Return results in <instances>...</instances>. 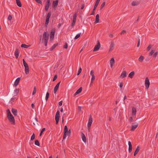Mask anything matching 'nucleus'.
Segmentation results:
<instances>
[{
	"label": "nucleus",
	"instance_id": "nucleus-1",
	"mask_svg": "<svg viewBox=\"0 0 158 158\" xmlns=\"http://www.w3.org/2000/svg\"><path fill=\"white\" fill-rule=\"evenodd\" d=\"M67 133L68 135L69 136L71 134L70 130V129L69 131H68L67 126H65L64 128V132L63 137V139H64L66 138Z\"/></svg>",
	"mask_w": 158,
	"mask_h": 158
},
{
	"label": "nucleus",
	"instance_id": "nucleus-2",
	"mask_svg": "<svg viewBox=\"0 0 158 158\" xmlns=\"http://www.w3.org/2000/svg\"><path fill=\"white\" fill-rule=\"evenodd\" d=\"M23 65L25 67V71L26 74H28L29 73V69L27 64L26 62L24 59H23Z\"/></svg>",
	"mask_w": 158,
	"mask_h": 158
},
{
	"label": "nucleus",
	"instance_id": "nucleus-3",
	"mask_svg": "<svg viewBox=\"0 0 158 158\" xmlns=\"http://www.w3.org/2000/svg\"><path fill=\"white\" fill-rule=\"evenodd\" d=\"M7 118L10 123L12 124H15V119L12 114L7 116Z\"/></svg>",
	"mask_w": 158,
	"mask_h": 158
},
{
	"label": "nucleus",
	"instance_id": "nucleus-4",
	"mask_svg": "<svg viewBox=\"0 0 158 158\" xmlns=\"http://www.w3.org/2000/svg\"><path fill=\"white\" fill-rule=\"evenodd\" d=\"M49 37V34L48 32H44L43 35L42 41L44 40H48Z\"/></svg>",
	"mask_w": 158,
	"mask_h": 158
},
{
	"label": "nucleus",
	"instance_id": "nucleus-5",
	"mask_svg": "<svg viewBox=\"0 0 158 158\" xmlns=\"http://www.w3.org/2000/svg\"><path fill=\"white\" fill-rule=\"evenodd\" d=\"M51 14V11H49L47 14L46 17V20L45 22V25L46 26L48 25L49 21L50 18V17Z\"/></svg>",
	"mask_w": 158,
	"mask_h": 158
},
{
	"label": "nucleus",
	"instance_id": "nucleus-6",
	"mask_svg": "<svg viewBox=\"0 0 158 158\" xmlns=\"http://www.w3.org/2000/svg\"><path fill=\"white\" fill-rule=\"evenodd\" d=\"M60 117V111L59 110H57L55 116V120L56 121V124H58L59 119Z\"/></svg>",
	"mask_w": 158,
	"mask_h": 158
},
{
	"label": "nucleus",
	"instance_id": "nucleus-7",
	"mask_svg": "<svg viewBox=\"0 0 158 158\" xmlns=\"http://www.w3.org/2000/svg\"><path fill=\"white\" fill-rule=\"evenodd\" d=\"M138 126V123L137 122H135L132 123L131 128L130 130L131 131H134Z\"/></svg>",
	"mask_w": 158,
	"mask_h": 158
},
{
	"label": "nucleus",
	"instance_id": "nucleus-8",
	"mask_svg": "<svg viewBox=\"0 0 158 158\" xmlns=\"http://www.w3.org/2000/svg\"><path fill=\"white\" fill-rule=\"evenodd\" d=\"M101 45L100 42L98 40V41L97 44L94 47L93 52H95L98 50L100 48Z\"/></svg>",
	"mask_w": 158,
	"mask_h": 158
},
{
	"label": "nucleus",
	"instance_id": "nucleus-9",
	"mask_svg": "<svg viewBox=\"0 0 158 158\" xmlns=\"http://www.w3.org/2000/svg\"><path fill=\"white\" fill-rule=\"evenodd\" d=\"M145 85L146 87V88L147 89H148L150 85V82L149 79H148V77L146 78L145 81Z\"/></svg>",
	"mask_w": 158,
	"mask_h": 158
},
{
	"label": "nucleus",
	"instance_id": "nucleus-10",
	"mask_svg": "<svg viewBox=\"0 0 158 158\" xmlns=\"http://www.w3.org/2000/svg\"><path fill=\"white\" fill-rule=\"evenodd\" d=\"M55 32V29H52L51 32L50 40H52L54 38V35Z\"/></svg>",
	"mask_w": 158,
	"mask_h": 158
},
{
	"label": "nucleus",
	"instance_id": "nucleus-11",
	"mask_svg": "<svg viewBox=\"0 0 158 158\" xmlns=\"http://www.w3.org/2000/svg\"><path fill=\"white\" fill-rule=\"evenodd\" d=\"M50 0H47L46 2L45 6V10L46 11H48V9L50 4Z\"/></svg>",
	"mask_w": 158,
	"mask_h": 158
},
{
	"label": "nucleus",
	"instance_id": "nucleus-12",
	"mask_svg": "<svg viewBox=\"0 0 158 158\" xmlns=\"http://www.w3.org/2000/svg\"><path fill=\"white\" fill-rule=\"evenodd\" d=\"M93 122L92 118L91 116H90L88 122L87 124V127H90Z\"/></svg>",
	"mask_w": 158,
	"mask_h": 158
},
{
	"label": "nucleus",
	"instance_id": "nucleus-13",
	"mask_svg": "<svg viewBox=\"0 0 158 158\" xmlns=\"http://www.w3.org/2000/svg\"><path fill=\"white\" fill-rule=\"evenodd\" d=\"M140 3V2L139 1L137 0L134 1L132 2L131 4L132 6H136L139 5Z\"/></svg>",
	"mask_w": 158,
	"mask_h": 158
},
{
	"label": "nucleus",
	"instance_id": "nucleus-14",
	"mask_svg": "<svg viewBox=\"0 0 158 158\" xmlns=\"http://www.w3.org/2000/svg\"><path fill=\"white\" fill-rule=\"evenodd\" d=\"M60 82V81L59 82H58L57 84V85H56V86L55 87L54 90V94H56V92L57 91V90L59 88Z\"/></svg>",
	"mask_w": 158,
	"mask_h": 158
},
{
	"label": "nucleus",
	"instance_id": "nucleus-15",
	"mask_svg": "<svg viewBox=\"0 0 158 158\" xmlns=\"http://www.w3.org/2000/svg\"><path fill=\"white\" fill-rule=\"evenodd\" d=\"M127 76V72L126 71H123L120 75V77L121 78H123Z\"/></svg>",
	"mask_w": 158,
	"mask_h": 158
},
{
	"label": "nucleus",
	"instance_id": "nucleus-16",
	"mask_svg": "<svg viewBox=\"0 0 158 158\" xmlns=\"http://www.w3.org/2000/svg\"><path fill=\"white\" fill-rule=\"evenodd\" d=\"M82 87H81L74 94V96H75L81 93L82 91Z\"/></svg>",
	"mask_w": 158,
	"mask_h": 158
},
{
	"label": "nucleus",
	"instance_id": "nucleus-17",
	"mask_svg": "<svg viewBox=\"0 0 158 158\" xmlns=\"http://www.w3.org/2000/svg\"><path fill=\"white\" fill-rule=\"evenodd\" d=\"M114 44L113 42H111L110 45V49L109 50V52H110L111 51L114 49Z\"/></svg>",
	"mask_w": 158,
	"mask_h": 158
},
{
	"label": "nucleus",
	"instance_id": "nucleus-18",
	"mask_svg": "<svg viewBox=\"0 0 158 158\" xmlns=\"http://www.w3.org/2000/svg\"><path fill=\"white\" fill-rule=\"evenodd\" d=\"M59 0H56L55 1H53L52 2V5L54 7L56 8L58 4Z\"/></svg>",
	"mask_w": 158,
	"mask_h": 158
},
{
	"label": "nucleus",
	"instance_id": "nucleus-19",
	"mask_svg": "<svg viewBox=\"0 0 158 158\" xmlns=\"http://www.w3.org/2000/svg\"><path fill=\"white\" fill-rule=\"evenodd\" d=\"M128 145H129V149L128 151L129 152H131L132 151V146L131 143L130 141H129L128 142Z\"/></svg>",
	"mask_w": 158,
	"mask_h": 158
},
{
	"label": "nucleus",
	"instance_id": "nucleus-20",
	"mask_svg": "<svg viewBox=\"0 0 158 158\" xmlns=\"http://www.w3.org/2000/svg\"><path fill=\"white\" fill-rule=\"evenodd\" d=\"M11 111L13 114L15 116H16L17 115V110L13 108H12Z\"/></svg>",
	"mask_w": 158,
	"mask_h": 158
},
{
	"label": "nucleus",
	"instance_id": "nucleus-21",
	"mask_svg": "<svg viewBox=\"0 0 158 158\" xmlns=\"http://www.w3.org/2000/svg\"><path fill=\"white\" fill-rule=\"evenodd\" d=\"M20 77L18 78L15 80V82L14 83V85L15 86H17L18 84H19V83L20 81Z\"/></svg>",
	"mask_w": 158,
	"mask_h": 158
},
{
	"label": "nucleus",
	"instance_id": "nucleus-22",
	"mask_svg": "<svg viewBox=\"0 0 158 158\" xmlns=\"http://www.w3.org/2000/svg\"><path fill=\"white\" fill-rule=\"evenodd\" d=\"M140 150V147L139 146H138L136 148V150L134 152V155L135 156L138 153Z\"/></svg>",
	"mask_w": 158,
	"mask_h": 158
},
{
	"label": "nucleus",
	"instance_id": "nucleus-23",
	"mask_svg": "<svg viewBox=\"0 0 158 158\" xmlns=\"http://www.w3.org/2000/svg\"><path fill=\"white\" fill-rule=\"evenodd\" d=\"M81 136H82V139L83 141V142L85 143L86 142V137L85 135L83 133H82L81 134Z\"/></svg>",
	"mask_w": 158,
	"mask_h": 158
},
{
	"label": "nucleus",
	"instance_id": "nucleus-24",
	"mask_svg": "<svg viewBox=\"0 0 158 158\" xmlns=\"http://www.w3.org/2000/svg\"><path fill=\"white\" fill-rule=\"evenodd\" d=\"M99 15L98 14H97L96 16V20L95 22V23H99Z\"/></svg>",
	"mask_w": 158,
	"mask_h": 158
},
{
	"label": "nucleus",
	"instance_id": "nucleus-25",
	"mask_svg": "<svg viewBox=\"0 0 158 158\" xmlns=\"http://www.w3.org/2000/svg\"><path fill=\"white\" fill-rule=\"evenodd\" d=\"M136 113V109L135 108L133 107L132 108V114L133 116L135 115Z\"/></svg>",
	"mask_w": 158,
	"mask_h": 158
},
{
	"label": "nucleus",
	"instance_id": "nucleus-26",
	"mask_svg": "<svg viewBox=\"0 0 158 158\" xmlns=\"http://www.w3.org/2000/svg\"><path fill=\"white\" fill-rule=\"evenodd\" d=\"M15 56L16 58H18L19 56V50L18 49H16L15 52Z\"/></svg>",
	"mask_w": 158,
	"mask_h": 158
},
{
	"label": "nucleus",
	"instance_id": "nucleus-27",
	"mask_svg": "<svg viewBox=\"0 0 158 158\" xmlns=\"http://www.w3.org/2000/svg\"><path fill=\"white\" fill-rule=\"evenodd\" d=\"M135 75V72L134 71H132L128 75V77L131 78L133 77V76Z\"/></svg>",
	"mask_w": 158,
	"mask_h": 158
},
{
	"label": "nucleus",
	"instance_id": "nucleus-28",
	"mask_svg": "<svg viewBox=\"0 0 158 158\" xmlns=\"http://www.w3.org/2000/svg\"><path fill=\"white\" fill-rule=\"evenodd\" d=\"M17 5L20 7L22 6V5L20 0H16Z\"/></svg>",
	"mask_w": 158,
	"mask_h": 158
},
{
	"label": "nucleus",
	"instance_id": "nucleus-29",
	"mask_svg": "<svg viewBox=\"0 0 158 158\" xmlns=\"http://www.w3.org/2000/svg\"><path fill=\"white\" fill-rule=\"evenodd\" d=\"M144 60V57L143 56H141L138 59V60L140 62H142Z\"/></svg>",
	"mask_w": 158,
	"mask_h": 158
},
{
	"label": "nucleus",
	"instance_id": "nucleus-30",
	"mask_svg": "<svg viewBox=\"0 0 158 158\" xmlns=\"http://www.w3.org/2000/svg\"><path fill=\"white\" fill-rule=\"evenodd\" d=\"M19 92V89H16L14 90V93L16 94L14 96H17L18 95V93Z\"/></svg>",
	"mask_w": 158,
	"mask_h": 158
},
{
	"label": "nucleus",
	"instance_id": "nucleus-31",
	"mask_svg": "<svg viewBox=\"0 0 158 158\" xmlns=\"http://www.w3.org/2000/svg\"><path fill=\"white\" fill-rule=\"evenodd\" d=\"M21 47L22 48H27L29 47V46L28 45H26L24 44H23L21 45Z\"/></svg>",
	"mask_w": 158,
	"mask_h": 158
},
{
	"label": "nucleus",
	"instance_id": "nucleus-32",
	"mask_svg": "<svg viewBox=\"0 0 158 158\" xmlns=\"http://www.w3.org/2000/svg\"><path fill=\"white\" fill-rule=\"evenodd\" d=\"M57 45V44H54L52 46V47L50 48V50L52 51V50H53L55 48H56V46Z\"/></svg>",
	"mask_w": 158,
	"mask_h": 158
},
{
	"label": "nucleus",
	"instance_id": "nucleus-33",
	"mask_svg": "<svg viewBox=\"0 0 158 158\" xmlns=\"http://www.w3.org/2000/svg\"><path fill=\"white\" fill-rule=\"evenodd\" d=\"M81 33H79L78 34H77L75 37L74 38L75 40H76L79 38L80 36L81 35Z\"/></svg>",
	"mask_w": 158,
	"mask_h": 158
},
{
	"label": "nucleus",
	"instance_id": "nucleus-34",
	"mask_svg": "<svg viewBox=\"0 0 158 158\" xmlns=\"http://www.w3.org/2000/svg\"><path fill=\"white\" fill-rule=\"evenodd\" d=\"M106 4V2H104L102 3L101 5L100 6V10H101L103 8L104 6Z\"/></svg>",
	"mask_w": 158,
	"mask_h": 158
},
{
	"label": "nucleus",
	"instance_id": "nucleus-35",
	"mask_svg": "<svg viewBox=\"0 0 158 158\" xmlns=\"http://www.w3.org/2000/svg\"><path fill=\"white\" fill-rule=\"evenodd\" d=\"M49 93L48 92H47L46 93V97H45V99L46 101H47L48 99V98L49 97Z\"/></svg>",
	"mask_w": 158,
	"mask_h": 158
},
{
	"label": "nucleus",
	"instance_id": "nucleus-36",
	"mask_svg": "<svg viewBox=\"0 0 158 158\" xmlns=\"http://www.w3.org/2000/svg\"><path fill=\"white\" fill-rule=\"evenodd\" d=\"M114 58H112L110 60V64H114Z\"/></svg>",
	"mask_w": 158,
	"mask_h": 158
},
{
	"label": "nucleus",
	"instance_id": "nucleus-37",
	"mask_svg": "<svg viewBox=\"0 0 158 158\" xmlns=\"http://www.w3.org/2000/svg\"><path fill=\"white\" fill-rule=\"evenodd\" d=\"M35 145H36L37 146H40V144L39 141L38 140H36L35 141Z\"/></svg>",
	"mask_w": 158,
	"mask_h": 158
},
{
	"label": "nucleus",
	"instance_id": "nucleus-38",
	"mask_svg": "<svg viewBox=\"0 0 158 158\" xmlns=\"http://www.w3.org/2000/svg\"><path fill=\"white\" fill-rule=\"evenodd\" d=\"M45 128H43L41 131L40 133V136L42 135L43 132L45 131Z\"/></svg>",
	"mask_w": 158,
	"mask_h": 158
},
{
	"label": "nucleus",
	"instance_id": "nucleus-39",
	"mask_svg": "<svg viewBox=\"0 0 158 158\" xmlns=\"http://www.w3.org/2000/svg\"><path fill=\"white\" fill-rule=\"evenodd\" d=\"M36 86H34V90H33V92L32 93V94L34 95L36 93Z\"/></svg>",
	"mask_w": 158,
	"mask_h": 158
},
{
	"label": "nucleus",
	"instance_id": "nucleus-40",
	"mask_svg": "<svg viewBox=\"0 0 158 158\" xmlns=\"http://www.w3.org/2000/svg\"><path fill=\"white\" fill-rule=\"evenodd\" d=\"M35 137V135L34 133H33L31 136V140H33Z\"/></svg>",
	"mask_w": 158,
	"mask_h": 158
},
{
	"label": "nucleus",
	"instance_id": "nucleus-41",
	"mask_svg": "<svg viewBox=\"0 0 158 158\" xmlns=\"http://www.w3.org/2000/svg\"><path fill=\"white\" fill-rule=\"evenodd\" d=\"M77 18V14L76 13L73 16V20L76 21Z\"/></svg>",
	"mask_w": 158,
	"mask_h": 158
},
{
	"label": "nucleus",
	"instance_id": "nucleus-42",
	"mask_svg": "<svg viewBox=\"0 0 158 158\" xmlns=\"http://www.w3.org/2000/svg\"><path fill=\"white\" fill-rule=\"evenodd\" d=\"M81 70H82L81 68V67H80L79 69V70L78 71V73H77V75H78L80 74L81 73Z\"/></svg>",
	"mask_w": 158,
	"mask_h": 158
},
{
	"label": "nucleus",
	"instance_id": "nucleus-43",
	"mask_svg": "<svg viewBox=\"0 0 158 158\" xmlns=\"http://www.w3.org/2000/svg\"><path fill=\"white\" fill-rule=\"evenodd\" d=\"M7 116L11 114V113L10 112V110L9 109H7Z\"/></svg>",
	"mask_w": 158,
	"mask_h": 158
},
{
	"label": "nucleus",
	"instance_id": "nucleus-44",
	"mask_svg": "<svg viewBox=\"0 0 158 158\" xmlns=\"http://www.w3.org/2000/svg\"><path fill=\"white\" fill-rule=\"evenodd\" d=\"M100 0H97L95 5L98 6Z\"/></svg>",
	"mask_w": 158,
	"mask_h": 158
},
{
	"label": "nucleus",
	"instance_id": "nucleus-45",
	"mask_svg": "<svg viewBox=\"0 0 158 158\" xmlns=\"http://www.w3.org/2000/svg\"><path fill=\"white\" fill-rule=\"evenodd\" d=\"M154 51L153 50H151L149 54V56H151L154 53Z\"/></svg>",
	"mask_w": 158,
	"mask_h": 158
},
{
	"label": "nucleus",
	"instance_id": "nucleus-46",
	"mask_svg": "<svg viewBox=\"0 0 158 158\" xmlns=\"http://www.w3.org/2000/svg\"><path fill=\"white\" fill-rule=\"evenodd\" d=\"M151 48V45H149L148 47H147V50L148 51H149L150 50V49Z\"/></svg>",
	"mask_w": 158,
	"mask_h": 158
},
{
	"label": "nucleus",
	"instance_id": "nucleus-47",
	"mask_svg": "<svg viewBox=\"0 0 158 158\" xmlns=\"http://www.w3.org/2000/svg\"><path fill=\"white\" fill-rule=\"evenodd\" d=\"M95 79V77L94 75H92V78H91V80H92V81H94Z\"/></svg>",
	"mask_w": 158,
	"mask_h": 158
},
{
	"label": "nucleus",
	"instance_id": "nucleus-48",
	"mask_svg": "<svg viewBox=\"0 0 158 158\" xmlns=\"http://www.w3.org/2000/svg\"><path fill=\"white\" fill-rule=\"evenodd\" d=\"M35 1L38 3L40 4H42V2L40 0H35Z\"/></svg>",
	"mask_w": 158,
	"mask_h": 158
},
{
	"label": "nucleus",
	"instance_id": "nucleus-49",
	"mask_svg": "<svg viewBox=\"0 0 158 158\" xmlns=\"http://www.w3.org/2000/svg\"><path fill=\"white\" fill-rule=\"evenodd\" d=\"M76 22V21L73 20V22L72 23V26L73 27L75 25Z\"/></svg>",
	"mask_w": 158,
	"mask_h": 158
},
{
	"label": "nucleus",
	"instance_id": "nucleus-50",
	"mask_svg": "<svg viewBox=\"0 0 158 158\" xmlns=\"http://www.w3.org/2000/svg\"><path fill=\"white\" fill-rule=\"evenodd\" d=\"M12 19V17L11 15H9L8 17V19L9 20H11Z\"/></svg>",
	"mask_w": 158,
	"mask_h": 158
},
{
	"label": "nucleus",
	"instance_id": "nucleus-51",
	"mask_svg": "<svg viewBox=\"0 0 158 158\" xmlns=\"http://www.w3.org/2000/svg\"><path fill=\"white\" fill-rule=\"evenodd\" d=\"M15 98L13 97V98H12L11 99L10 102L11 103H12V102H14V100Z\"/></svg>",
	"mask_w": 158,
	"mask_h": 158
},
{
	"label": "nucleus",
	"instance_id": "nucleus-52",
	"mask_svg": "<svg viewBox=\"0 0 158 158\" xmlns=\"http://www.w3.org/2000/svg\"><path fill=\"white\" fill-rule=\"evenodd\" d=\"M64 48H68V45L67 43H65L64 46Z\"/></svg>",
	"mask_w": 158,
	"mask_h": 158
},
{
	"label": "nucleus",
	"instance_id": "nucleus-53",
	"mask_svg": "<svg viewBox=\"0 0 158 158\" xmlns=\"http://www.w3.org/2000/svg\"><path fill=\"white\" fill-rule=\"evenodd\" d=\"M57 76L56 75H55L53 78V81H54L57 78Z\"/></svg>",
	"mask_w": 158,
	"mask_h": 158
},
{
	"label": "nucleus",
	"instance_id": "nucleus-54",
	"mask_svg": "<svg viewBox=\"0 0 158 158\" xmlns=\"http://www.w3.org/2000/svg\"><path fill=\"white\" fill-rule=\"evenodd\" d=\"M48 40H44V45L45 46H47V45Z\"/></svg>",
	"mask_w": 158,
	"mask_h": 158
},
{
	"label": "nucleus",
	"instance_id": "nucleus-55",
	"mask_svg": "<svg viewBox=\"0 0 158 158\" xmlns=\"http://www.w3.org/2000/svg\"><path fill=\"white\" fill-rule=\"evenodd\" d=\"M140 44V40L139 39L138 40V43L137 44V47H138L139 46Z\"/></svg>",
	"mask_w": 158,
	"mask_h": 158
},
{
	"label": "nucleus",
	"instance_id": "nucleus-56",
	"mask_svg": "<svg viewBox=\"0 0 158 158\" xmlns=\"http://www.w3.org/2000/svg\"><path fill=\"white\" fill-rule=\"evenodd\" d=\"M123 84L122 82H121L120 83L119 86L120 88H122L123 86Z\"/></svg>",
	"mask_w": 158,
	"mask_h": 158
},
{
	"label": "nucleus",
	"instance_id": "nucleus-57",
	"mask_svg": "<svg viewBox=\"0 0 158 158\" xmlns=\"http://www.w3.org/2000/svg\"><path fill=\"white\" fill-rule=\"evenodd\" d=\"M90 74L91 76H92V75H94V72L93 70H91L90 73Z\"/></svg>",
	"mask_w": 158,
	"mask_h": 158
},
{
	"label": "nucleus",
	"instance_id": "nucleus-58",
	"mask_svg": "<svg viewBox=\"0 0 158 158\" xmlns=\"http://www.w3.org/2000/svg\"><path fill=\"white\" fill-rule=\"evenodd\" d=\"M62 102H63L62 101H60L59 102V106H62Z\"/></svg>",
	"mask_w": 158,
	"mask_h": 158
},
{
	"label": "nucleus",
	"instance_id": "nucleus-59",
	"mask_svg": "<svg viewBox=\"0 0 158 158\" xmlns=\"http://www.w3.org/2000/svg\"><path fill=\"white\" fill-rule=\"evenodd\" d=\"M157 54V52H155L153 54V57H155L156 56Z\"/></svg>",
	"mask_w": 158,
	"mask_h": 158
},
{
	"label": "nucleus",
	"instance_id": "nucleus-60",
	"mask_svg": "<svg viewBox=\"0 0 158 158\" xmlns=\"http://www.w3.org/2000/svg\"><path fill=\"white\" fill-rule=\"evenodd\" d=\"M133 121V118L132 117H131L129 119V121L130 122H131Z\"/></svg>",
	"mask_w": 158,
	"mask_h": 158
},
{
	"label": "nucleus",
	"instance_id": "nucleus-61",
	"mask_svg": "<svg viewBox=\"0 0 158 158\" xmlns=\"http://www.w3.org/2000/svg\"><path fill=\"white\" fill-rule=\"evenodd\" d=\"M150 58L149 57H147L145 59V61H149L150 60Z\"/></svg>",
	"mask_w": 158,
	"mask_h": 158
},
{
	"label": "nucleus",
	"instance_id": "nucleus-62",
	"mask_svg": "<svg viewBox=\"0 0 158 158\" xmlns=\"http://www.w3.org/2000/svg\"><path fill=\"white\" fill-rule=\"evenodd\" d=\"M94 14H95L94 10H93L92 13L90 14V15H94Z\"/></svg>",
	"mask_w": 158,
	"mask_h": 158
},
{
	"label": "nucleus",
	"instance_id": "nucleus-63",
	"mask_svg": "<svg viewBox=\"0 0 158 158\" xmlns=\"http://www.w3.org/2000/svg\"><path fill=\"white\" fill-rule=\"evenodd\" d=\"M97 7V6L94 5V9H93L94 10H95V9H96Z\"/></svg>",
	"mask_w": 158,
	"mask_h": 158
},
{
	"label": "nucleus",
	"instance_id": "nucleus-64",
	"mask_svg": "<svg viewBox=\"0 0 158 158\" xmlns=\"http://www.w3.org/2000/svg\"><path fill=\"white\" fill-rule=\"evenodd\" d=\"M126 31L125 30H123L121 32V34H124V33H126Z\"/></svg>",
	"mask_w": 158,
	"mask_h": 158
}]
</instances>
